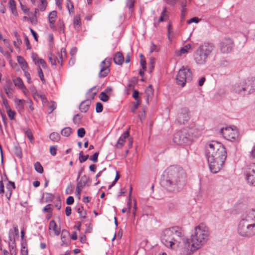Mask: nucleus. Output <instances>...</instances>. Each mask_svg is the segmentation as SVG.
Instances as JSON below:
<instances>
[{
  "instance_id": "2eb2a0df",
  "label": "nucleus",
  "mask_w": 255,
  "mask_h": 255,
  "mask_svg": "<svg viewBox=\"0 0 255 255\" xmlns=\"http://www.w3.org/2000/svg\"><path fill=\"white\" fill-rule=\"evenodd\" d=\"M251 214H252L253 221L250 224L247 238H250L255 236V210H251Z\"/></svg>"
},
{
  "instance_id": "5701e85b",
  "label": "nucleus",
  "mask_w": 255,
  "mask_h": 255,
  "mask_svg": "<svg viewBox=\"0 0 255 255\" xmlns=\"http://www.w3.org/2000/svg\"><path fill=\"white\" fill-rule=\"evenodd\" d=\"M73 24L75 30L79 31L81 26V19L79 15H76L74 17Z\"/></svg>"
},
{
  "instance_id": "b1692460",
  "label": "nucleus",
  "mask_w": 255,
  "mask_h": 255,
  "mask_svg": "<svg viewBox=\"0 0 255 255\" xmlns=\"http://www.w3.org/2000/svg\"><path fill=\"white\" fill-rule=\"evenodd\" d=\"M90 105V102L86 100L82 102L79 106V109L81 112L86 113L89 109Z\"/></svg>"
},
{
  "instance_id": "4be33fe9",
  "label": "nucleus",
  "mask_w": 255,
  "mask_h": 255,
  "mask_svg": "<svg viewBox=\"0 0 255 255\" xmlns=\"http://www.w3.org/2000/svg\"><path fill=\"white\" fill-rule=\"evenodd\" d=\"M57 13L56 11H51L49 15H48V19H49V22L50 23V27L51 28H53L54 27V23L55 22V18L56 17Z\"/></svg>"
},
{
  "instance_id": "58836bf2",
  "label": "nucleus",
  "mask_w": 255,
  "mask_h": 255,
  "mask_svg": "<svg viewBox=\"0 0 255 255\" xmlns=\"http://www.w3.org/2000/svg\"><path fill=\"white\" fill-rule=\"evenodd\" d=\"M15 155L19 158H21L22 155L20 148L19 146H15L14 148Z\"/></svg>"
},
{
  "instance_id": "6ab92c4d",
  "label": "nucleus",
  "mask_w": 255,
  "mask_h": 255,
  "mask_svg": "<svg viewBox=\"0 0 255 255\" xmlns=\"http://www.w3.org/2000/svg\"><path fill=\"white\" fill-rule=\"evenodd\" d=\"M3 89L7 96L9 98H12L13 97L12 91L13 87L11 82L10 81L8 82L6 84L3 86Z\"/></svg>"
},
{
  "instance_id": "603ef678",
  "label": "nucleus",
  "mask_w": 255,
  "mask_h": 255,
  "mask_svg": "<svg viewBox=\"0 0 255 255\" xmlns=\"http://www.w3.org/2000/svg\"><path fill=\"white\" fill-rule=\"evenodd\" d=\"M2 41L4 43V44H5V46L9 49V50L11 52H12L13 51L12 48L10 46V44L8 40L7 39L4 38L2 39Z\"/></svg>"
},
{
  "instance_id": "1a4fd4ad",
  "label": "nucleus",
  "mask_w": 255,
  "mask_h": 255,
  "mask_svg": "<svg viewBox=\"0 0 255 255\" xmlns=\"http://www.w3.org/2000/svg\"><path fill=\"white\" fill-rule=\"evenodd\" d=\"M111 65V59L106 58L100 64L101 70L99 73L100 78L106 77L110 72V67Z\"/></svg>"
},
{
  "instance_id": "7ed1b4c3",
  "label": "nucleus",
  "mask_w": 255,
  "mask_h": 255,
  "mask_svg": "<svg viewBox=\"0 0 255 255\" xmlns=\"http://www.w3.org/2000/svg\"><path fill=\"white\" fill-rule=\"evenodd\" d=\"M209 236L208 228L201 223L194 229V232L191 237V239L183 240L184 247L188 250L193 253L200 249L208 241Z\"/></svg>"
},
{
  "instance_id": "aec40b11",
  "label": "nucleus",
  "mask_w": 255,
  "mask_h": 255,
  "mask_svg": "<svg viewBox=\"0 0 255 255\" xmlns=\"http://www.w3.org/2000/svg\"><path fill=\"white\" fill-rule=\"evenodd\" d=\"M70 236L69 232L66 230H63L61 232V240L62 242V245H64L68 246L69 245V239L68 238Z\"/></svg>"
},
{
  "instance_id": "5fc2aeb1",
  "label": "nucleus",
  "mask_w": 255,
  "mask_h": 255,
  "mask_svg": "<svg viewBox=\"0 0 255 255\" xmlns=\"http://www.w3.org/2000/svg\"><path fill=\"white\" fill-rule=\"evenodd\" d=\"M57 152V147L56 146H51L50 147V154L54 156L56 154Z\"/></svg>"
},
{
  "instance_id": "f704fd0d",
  "label": "nucleus",
  "mask_w": 255,
  "mask_h": 255,
  "mask_svg": "<svg viewBox=\"0 0 255 255\" xmlns=\"http://www.w3.org/2000/svg\"><path fill=\"white\" fill-rule=\"evenodd\" d=\"M48 59L52 65L54 66H56V61H57L56 57L50 53L48 55Z\"/></svg>"
},
{
  "instance_id": "a211bd4d",
  "label": "nucleus",
  "mask_w": 255,
  "mask_h": 255,
  "mask_svg": "<svg viewBox=\"0 0 255 255\" xmlns=\"http://www.w3.org/2000/svg\"><path fill=\"white\" fill-rule=\"evenodd\" d=\"M129 136V132L128 130L124 132L123 134L119 137L118 140L116 144H115V147L117 148H122L124 146L125 140Z\"/></svg>"
},
{
  "instance_id": "338daca9",
  "label": "nucleus",
  "mask_w": 255,
  "mask_h": 255,
  "mask_svg": "<svg viewBox=\"0 0 255 255\" xmlns=\"http://www.w3.org/2000/svg\"><path fill=\"white\" fill-rule=\"evenodd\" d=\"M43 211L48 213H51L52 209L51 208V205L48 204L43 208Z\"/></svg>"
},
{
  "instance_id": "393cba45",
  "label": "nucleus",
  "mask_w": 255,
  "mask_h": 255,
  "mask_svg": "<svg viewBox=\"0 0 255 255\" xmlns=\"http://www.w3.org/2000/svg\"><path fill=\"white\" fill-rule=\"evenodd\" d=\"M58 57H56L57 62L61 66L62 65L63 58L66 56V49L64 48H62L60 50V52H58Z\"/></svg>"
},
{
  "instance_id": "39448f33",
  "label": "nucleus",
  "mask_w": 255,
  "mask_h": 255,
  "mask_svg": "<svg viewBox=\"0 0 255 255\" xmlns=\"http://www.w3.org/2000/svg\"><path fill=\"white\" fill-rule=\"evenodd\" d=\"M252 221L253 217L252 214H251V210L242 215L237 228V232L240 236L247 238L249 228Z\"/></svg>"
},
{
  "instance_id": "dca6fc26",
  "label": "nucleus",
  "mask_w": 255,
  "mask_h": 255,
  "mask_svg": "<svg viewBox=\"0 0 255 255\" xmlns=\"http://www.w3.org/2000/svg\"><path fill=\"white\" fill-rule=\"evenodd\" d=\"M214 46L213 44L205 43L203 45L200 46L198 49L208 57L214 49Z\"/></svg>"
},
{
  "instance_id": "423d86ee",
  "label": "nucleus",
  "mask_w": 255,
  "mask_h": 255,
  "mask_svg": "<svg viewBox=\"0 0 255 255\" xmlns=\"http://www.w3.org/2000/svg\"><path fill=\"white\" fill-rule=\"evenodd\" d=\"M192 73L187 67L183 66L179 70L176 76V83L178 85L184 87L186 82L192 80Z\"/></svg>"
},
{
  "instance_id": "9d476101",
  "label": "nucleus",
  "mask_w": 255,
  "mask_h": 255,
  "mask_svg": "<svg viewBox=\"0 0 255 255\" xmlns=\"http://www.w3.org/2000/svg\"><path fill=\"white\" fill-rule=\"evenodd\" d=\"M246 95L251 94L255 91V77L243 80Z\"/></svg>"
},
{
  "instance_id": "473e14b6",
  "label": "nucleus",
  "mask_w": 255,
  "mask_h": 255,
  "mask_svg": "<svg viewBox=\"0 0 255 255\" xmlns=\"http://www.w3.org/2000/svg\"><path fill=\"white\" fill-rule=\"evenodd\" d=\"M72 132V129L70 127H66L63 128L61 131V134L64 136H69Z\"/></svg>"
},
{
  "instance_id": "f3484780",
  "label": "nucleus",
  "mask_w": 255,
  "mask_h": 255,
  "mask_svg": "<svg viewBox=\"0 0 255 255\" xmlns=\"http://www.w3.org/2000/svg\"><path fill=\"white\" fill-rule=\"evenodd\" d=\"M243 80L240 81L239 83L235 84L233 87V91L241 96H245L246 92L244 90V86H243Z\"/></svg>"
},
{
  "instance_id": "f03ea898",
  "label": "nucleus",
  "mask_w": 255,
  "mask_h": 255,
  "mask_svg": "<svg viewBox=\"0 0 255 255\" xmlns=\"http://www.w3.org/2000/svg\"><path fill=\"white\" fill-rule=\"evenodd\" d=\"M206 156L211 171L216 173L221 169L227 158V151L221 143L212 141L206 144Z\"/></svg>"
},
{
  "instance_id": "13d9d810",
  "label": "nucleus",
  "mask_w": 255,
  "mask_h": 255,
  "mask_svg": "<svg viewBox=\"0 0 255 255\" xmlns=\"http://www.w3.org/2000/svg\"><path fill=\"white\" fill-rule=\"evenodd\" d=\"M134 0H127V6L129 8H131L133 7Z\"/></svg>"
},
{
  "instance_id": "69168bd1",
  "label": "nucleus",
  "mask_w": 255,
  "mask_h": 255,
  "mask_svg": "<svg viewBox=\"0 0 255 255\" xmlns=\"http://www.w3.org/2000/svg\"><path fill=\"white\" fill-rule=\"evenodd\" d=\"M25 134L30 140L31 141L32 140H33V138L32 134L31 132L29 129L25 131Z\"/></svg>"
},
{
  "instance_id": "c85d7f7f",
  "label": "nucleus",
  "mask_w": 255,
  "mask_h": 255,
  "mask_svg": "<svg viewBox=\"0 0 255 255\" xmlns=\"http://www.w3.org/2000/svg\"><path fill=\"white\" fill-rule=\"evenodd\" d=\"M8 5L12 14L14 15H16L17 14V12L14 0H9Z\"/></svg>"
},
{
  "instance_id": "412c9836",
  "label": "nucleus",
  "mask_w": 255,
  "mask_h": 255,
  "mask_svg": "<svg viewBox=\"0 0 255 255\" xmlns=\"http://www.w3.org/2000/svg\"><path fill=\"white\" fill-rule=\"evenodd\" d=\"M113 59L115 64L122 65L124 61V57L121 52H117Z\"/></svg>"
},
{
  "instance_id": "4d7b16f0",
  "label": "nucleus",
  "mask_w": 255,
  "mask_h": 255,
  "mask_svg": "<svg viewBox=\"0 0 255 255\" xmlns=\"http://www.w3.org/2000/svg\"><path fill=\"white\" fill-rule=\"evenodd\" d=\"M31 58L32 59L33 61L34 62V63L35 64L38 62L39 60H40L41 59V58H39L38 57V55L35 53H32Z\"/></svg>"
},
{
  "instance_id": "79ce46f5",
  "label": "nucleus",
  "mask_w": 255,
  "mask_h": 255,
  "mask_svg": "<svg viewBox=\"0 0 255 255\" xmlns=\"http://www.w3.org/2000/svg\"><path fill=\"white\" fill-rule=\"evenodd\" d=\"M17 60L18 63L22 66V67H27V65L25 61V60L24 59L23 57H22L20 56H18L17 57Z\"/></svg>"
},
{
  "instance_id": "680f3d73",
  "label": "nucleus",
  "mask_w": 255,
  "mask_h": 255,
  "mask_svg": "<svg viewBox=\"0 0 255 255\" xmlns=\"http://www.w3.org/2000/svg\"><path fill=\"white\" fill-rule=\"evenodd\" d=\"M74 202V198L72 196H69L66 200V204L67 205H71Z\"/></svg>"
},
{
  "instance_id": "f8f14e48",
  "label": "nucleus",
  "mask_w": 255,
  "mask_h": 255,
  "mask_svg": "<svg viewBox=\"0 0 255 255\" xmlns=\"http://www.w3.org/2000/svg\"><path fill=\"white\" fill-rule=\"evenodd\" d=\"M234 43L231 38H225L220 43V49L222 53H230L233 50Z\"/></svg>"
},
{
  "instance_id": "0eeeda50",
  "label": "nucleus",
  "mask_w": 255,
  "mask_h": 255,
  "mask_svg": "<svg viewBox=\"0 0 255 255\" xmlns=\"http://www.w3.org/2000/svg\"><path fill=\"white\" fill-rule=\"evenodd\" d=\"M220 133L225 138L231 141H237L239 139V133L236 127L222 128Z\"/></svg>"
},
{
  "instance_id": "a18cd8bd",
  "label": "nucleus",
  "mask_w": 255,
  "mask_h": 255,
  "mask_svg": "<svg viewBox=\"0 0 255 255\" xmlns=\"http://www.w3.org/2000/svg\"><path fill=\"white\" fill-rule=\"evenodd\" d=\"M6 112L10 120H13L15 115V112L12 111L10 108L6 110Z\"/></svg>"
},
{
  "instance_id": "6e6552de",
  "label": "nucleus",
  "mask_w": 255,
  "mask_h": 255,
  "mask_svg": "<svg viewBox=\"0 0 255 255\" xmlns=\"http://www.w3.org/2000/svg\"><path fill=\"white\" fill-rule=\"evenodd\" d=\"M173 139L174 142L177 144L182 145L189 142L190 140V136L186 133L185 130H182L176 132L174 135Z\"/></svg>"
},
{
  "instance_id": "c9c22d12",
  "label": "nucleus",
  "mask_w": 255,
  "mask_h": 255,
  "mask_svg": "<svg viewBox=\"0 0 255 255\" xmlns=\"http://www.w3.org/2000/svg\"><path fill=\"white\" fill-rule=\"evenodd\" d=\"M77 212L79 215V216L85 219L86 217V212L84 210L83 207H81L77 209Z\"/></svg>"
},
{
  "instance_id": "e2e57ef3",
  "label": "nucleus",
  "mask_w": 255,
  "mask_h": 255,
  "mask_svg": "<svg viewBox=\"0 0 255 255\" xmlns=\"http://www.w3.org/2000/svg\"><path fill=\"white\" fill-rule=\"evenodd\" d=\"M139 92L136 90H134L132 93V97L136 100H139L138 99Z\"/></svg>"
},
{
  "instance_id": "6e6d98bb",
  "label": "nucleus",
  "mask_w": 255,
  "mask_h": 255,
  "mask_svg": "<svg viewBox=\"0 0 255 255\" xmlns=\"http://www.w3.org/2000/svg\"><path fill=\"white\" fill-rule=\"evenodd\" d=\"M36 65H37V67H38V66H39V65H41L42 66V67L44 68H45L47 65L45 61L43 59H41V58L40 60H39V61L36 64Z\"/></svg>"
},
{
  "instance_id": "052dcab7",
  "label": "nucleus",
  "mask_w": 255,
  "mask_h": 255,
  "mask_svg": "<svg viewBox=\"0 0 255 255\" xmlns=\"http://www.w3.org/2000/svg\"><path fill=\"white\" fill-rule=\"evenodd\" d=\"M2 98L3 104L4 105L6 110L10 109L9 106L8 105V101L6 100V99L3 97H2Z\"/></svg>"
},
{
  "instance_id": "a878e982",
  "label": "nucleus",
  "mask_w": 255,
  "mask_h": 255,
  "mask_svg": "<svg viewBox=\"0 0 255 255\" xmlns=\"http://www.w3.org/2000/svg\"><path fill=\"white\" fill-rule=\"evenodd\" d=\"M49 230H53L55 234L58 236L60 234V229H57V225L54 220H51L49 223Z\"/></svg>"
},
{
  "instance_id": "bb28decb",
  "label": "nucleus",
  "mask_w": 255,
  "mask_h": 255,
  "mask_svg": "<svg viewBox=\"0 0 255 255\" xmlns=\"http://www.w3.org/2000/svg\"><path fill=\"white\" fill-rule=\"evenodd\" d=\"M98 90L96 86L91 88L87 92V95L89 99L93 100L95 96L97 94Z\"/></svg>"
},
{
  "instance_id": "c03bdc74",
  "label": "nucleus",
  "mask_w": 255,
  "mask_h": 255,
  "mask_svg": "<svg viewBox=\"0 0 255 255\" xmlns=\"http://www.w3.org/2000/svg\"><path fill=\"white\" fill-rule=\"evenodd\" d=\"M140 64L141 66H142V69L143 70H145V69H146V61L144 58V56L142 54H141L140 55Z\"/></svg>"
},
{
  "instance_id": "37998d69",
  "label": "nucleus",
  "mask_w": 255,
  "mask_h": 255,
  "mask_svg": "<svg viewBox=\"0 0 255 255\" xmlns=\"http://www.w3.org/2000/svg\"><path fill=\"white\" fill-rule=\"evenodd\" d=\"M86 133L85 129L83 128H79L77 130V135L79 137H83Z\"/></svg>"
},
{
  "instance_id": "49530a36",
  "label": "nucleus",
  "mask_w": 255,
  "mask_h": 255,
  "mask_svg": "<svg viewBox=\"0 0 255 255\" xmlns=\"http://www.w3.org/2000/svg\"><path fill=\"white\" fill-rule=\"evenodd\" d=\"M103 106L101 103L98 102L96 105V111L97 113H101L103 111Z\"/></svg>"
},
{
  "instance_id": "ddd939ff",
  "label": "nucleus",
  "mask_w": 255,
  "mask_h": 255,
  "mask_svg": "<svg viewBox=\"0 0 255 255\" xmlns=\"http://www.w3.org/2000/svg\"><path fill=\"white\" fill-rule=\"evenodd\" d=\"M189 118L188 110L186 109H182L177 115V120L179 124H184L188 121Z\"/></svg>"
},
{
  "instance_id": "09e8293b",
  "label": "nucleus",
  "mask_w": 255,
  "mask_h": 255,
  "mask_svg": "<svg viewBox=\"0 0 255 255\" xmlns=\"http://www.w3.org/2000/svg\"><path fill=\"white\" fill-rule=\"evenodd\" d=\"M188 52V51L184 48V47H182L179 51H177L176 52V56L178 57L181 56L182 54L186 53Z\"/></svg>"
},
{
  "instance_id": "de8ad7c7",
  "label": "nucleus",
  "mask_w": 255,
  "mask_h": 255,
  "mask_svg": "<svg viewBox=\"0 0 255 255\" xmlns=\"http://www.w3.org/2000/svg\"><path fill=\"white\" fill-rule=\"evenodd\" d=\"M81 120V116L79 114L75 115L73 118V122L75 124H79Z\"/></svg>"
},
{
  "instance_id": "e433bc0d",
  "label": "nucleus",
  "mask_w": 255,
  "mask_h": 255,
  "mask_svg": "<svg viewBox=\"0 0 255 255\" xmlns=\"http://www.w3.org/2000/svg\"><path fill=\"white\" fill-rule=\"evenodd\" d=\"M99 98L101 101L104 102H107L109 99V97L107 95V93H106V92H101L99 95Z\"/></svg>"
},
{
  "instance_id": "a19ab883",
  "label": "nucleus",
  "mask_w": 255,
  "mask_h": 255,
  "mask_svg": "<svg viewBox=\"0 0 255 255\" xmlns=\"http://www.w3.org/2000/svg\"><path fill=\"white\" fill-rule=\"evenodd\" d=\"M56 103L54 101H51L48 105V109L50 110V111L48 113V114H50L56 109Z\"/></svg>"
},
{
  "instance_id": "9b49d317",
  "label": "nucleus",
  "mask_w": 255,
  "mask_h": 255,
  "mask_svg": "<svg viewBox=\"0 0 255 255\" xmlns=\"http://www.w3.org/2000/svg\"><path fill=\"white\" fill-rule=\"evenodd\" d=\"M246 175L248 182L250 184L255 186V163H252L249 165Z\"/></svg>"
},
{
  "instance_id": "4468645a",
  "label": "nucleus",
  "mask_w": 255,
  "mask_h": 255,
  "mask_svg": "<svg viewBox=\"0 0 255 255\" xmlns=\"http://www.w3.org/2000/svg\"><path fill=\"white\" fill-rule=\"evenodd\" d=\"M208 56L203 53L198 48L196 50L194 55V59L196 62L200 65H203L205 64L207 61Z\"/></svg>"
},
{
  "instance_id": "cd10ccee",
  "label": "nucleus",
  "mask_w": 255,
  "mask_h": 255,
  "mask_svg": "<svg viewBox=\"0 0 255 255\" xmlns=\"http://www.w3.org/2000/svg\"><path fill=\"white\" fill-rule=\"evenodd\" d=\"M191 129L194 130L195 133L198 134L200 131L204 130V127L203 125H199L195 124L194 126H191Z\"/></svg>"
},
{
  "instance_id": "c756f323",
  "label": "nucleus",
  "mask_w": 255,
  "mask_h": 255,
  "mask_svg": "<svg viewBox=\"0 0 255 255\" xmlns=\"http://www.w3.org/2000/svg\"><path fill=\"white\" fill-rule=\"evenodd\" d=\"M77 181V185L80 187H84L87 183V179L86 175H84L81 177L80 180H78Z\"/></svg>"
},
{
  "instance_id": "bf43d9fd",
  "label": "nucleus",
  "mask_w": 255,
  "mask_h": 255,
  "mask_svg": "<svg viewBox=\"0 0 255 255\" xmlns=\"http://www.w3.org/2000/svg\"><path fill=\"white\" fill-rule=\"evenodd\" d=\"M199 21V19L198 17H194L187 20V22L188 24H190L192 22L198 23Z\"/></svg>"
},
{
  "instance_id": "7c9ffc66",
  "label": "nucleus",
  "mask_w": 255,
  "mask_h": 255,
  "mask_svg": "<svg viewBox=\"0 0 255 255\" xmlns=\"http://www.w3.org/2000/svg\"><path fill=\"white\" fill-rule=\"evenodd\" d=\"M14 85L20 89L24 87L23 83L21 79L19 77H17L13 80Z\"/></svg>"
},
{
  "instance_id": "2f4dec72",
  "label": "nucleus",
  "mask_w": 255,
  "mask_h": 255,
  "mask_svg": "<svg viewBox=\"0 0 255 255\" xmlns=\"http://www.w3.org/2000/svg\"><path fill=\"white\" fill-rule=\"evenodd\" d=\"M145 93L146 95L147 100H148L149 98L152 97L153 94V89H152L151 85H149V86L145 89Z\"/></svg>"
},
{
  "instance_id": "0e129e2a",
  "label": "nucleus",
  "mask_w": 255,
  "mask_h": 255,
  "mask_svg": "<svg viewBox=\"0 0 255 255\" xmlns=\"http://www.w3.org/2000/svg\"><path fill=\"white\" fill-rule=\"evenodd\" d=\"M89 158V155H83L81 157H79V162L80 163H83L85 161H86L87 159Z\"/></svg>"
},
{
  "instance_id": "ea45409f",
  "label": "nucleus",
  "mask_w": 255,
  "mask_h": 255,
  "mask_svg": "<svg viewBox=\"0 0 255 255\" xmlns=\"http://www.w3.org/2000/svg\"><path fill=\"white\" fill-rule=\"evenodd\" d=\"M37 72H38V76H39L40 80H41V81L43 83H45V80L44 78V75L43 74L42 70L41 68H40V66H38V67H37Z\"/></svg>"
},
{
  "instance_id": "3c124183",
  "label": "nucleus",
  "mask_w": 255,
  "mask_h": 255,
  "mask_svg": "<svg viewBox=\"0 0 255 255\" xmlns=\"http://www.w3.org/2000/svg\"><path fill=\"white\" fill-rule=\"evenodd\" d=\"M99 154V152H95L93 155L90 157V159L95 163L97 162Z\"/></svg>"
},
{
  "instance_id": "774afa93",
  "label": "nucleus",
  "mask_w": 255,
  "mask_h": 255,
  "mask_svg": "<svg viewBox=\"0 0 255 255\" xmlns=\"http://www.w3.org/2000/svg\"><path fill=\"white\" fill-rule=\"evenodd\" d=\"M39 97L41 99L42 103H47V100L45 95L44 94H39Z\"/></svg>"
},
{
  "instance_id": "f257e3e1",
  "label": "nucleus",
  "mask_w": 255,
  "mask_h": 255,
  "mask_svg": "<svg viewBox=\"0 0 255 255\" xmlns=\"http://www.w3.org/2000/svg\"><path fill=\"white\" fill-rule=\"evenodd\" d=\"M186 178V173L181 167L171 166L163 172L160 184L169 192L178 191L185 185Z\"/></svg>"
},
{
  "instance_id": "20e7f679",
  "label": "nucleus",
  "mask_w": 255,
  "mask_h": 255,
  "mask_svg": "<svg viewBox=\"0 0 255 255\" xmlns=\"http://www.w3.org/2000/svg\"><path fill=\"white\" fill-rule=\"evenodd\" d=\"M182 233L177 227H172L164 230L162 233L161 240L163 244L168 248H174V246H180Z\"/></svg>"
},
{
  "instance_id": "4c0bfd02",
  "label": "nucleus",
  "mask_w": 255,
  "mask_h": 255,
  "mask_svg": "<svg viewBox=\"0 0 255 255\" xmlns=\"http://www.w3.org/2000/svg\"><path fill=\"white\" fill-rule=\"evenodd\" d=\"M34 168L39 173H42L43 172V168L39 162H36L34 164Z\"/></svg>"
},
{
  "instance_id": "8fccbe9b",
  "label": "nucleus",
  "mask_w": 255,
  "mask_h": 255,
  "mask_svg": "<svg viewBox=\"0 0 255 255\" xmlns=\"http://www.w3.org/2000/svg\"><path fill=\"white\" fill-rule=\"evenodd\" d=\"M131 82V83H129L127 85V87L129 89H131L134 88V85L136 84L137 81L135 78H133V79Z\"/></svg>"
},
{
  "instance_id": "72a5a7b5",
  "label": "nucleus",
  "mask_w": 255,
  "mask_h": 255,
  "mask_svg": "<svg viewBox=\"0 0 255 255\" xmlns=\"http://www.w3.org/2000/svg\"><path fill=\"white\" fill-rule=\"evenodd\" d=\"M49 138L53 141H58L60 138V136L57 132H52L50 134Z\"/></svg>"
},
{
  "instance_id": "864d4df0",
  "label": "nucleus",
  "mask_w": 255,
  "mask_h": 255,
  "mask_svg": "<svg viewBox=\"0 0 255 255\" xmlns=\"http://www.w3.org/2000/svg\"><path fill=\"white\" fill-rule=\"evenodd\" d=\"M133 106L131 109V112L135 113V110L137 108L140 104L139 100L136 101L135 102L133 103Z\"/></svg>"
}]
</instances>
